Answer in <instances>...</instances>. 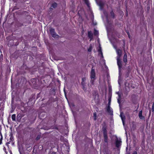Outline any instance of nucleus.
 Returning a JSON list of instances; mask_svg holds the SVG:
<instances>
[{
    "mask_svg": "<svg viewBox=\"0 0 154 154\" xmlns=\"http://www.w3.org/2000/svg\"><path fill=\"white\" fill-rule=\"evenodd\" d=\"M117 64L118 66L119 71H120L122 66V61L121 60L120 58H117Z\"/></svg>",
    "mask_w": 154,
    "mask_h": 154,
    "instance_id": "obj_1",
    "label": "nucleus"
},
{
    "mask_svg": "<svg viewBox=\"0 0 154 154\" xmlns=\"http://www.w3.org/2000/svg\"><path fill=\"white\" fill-rule=\"evenodd\" d=\"M91 79H95V73L94 70L92 69L91 72Z\"/></svg>",
    "mask_w": 154,
    "mask_h": 154,
    "instance_id": "obj_2",
    "label": "nucleus"
},
{
    "mask_svg": "<svg viewBox=\"0 0 154 154\" xmlns=\"http://www.w3.org/2000/svg\"><path fill=\"white\" fill-rule=\"evenodd\" d=\"M116 51L117 56L116 57V58H119L122 55V51L120 49H116Z\"/></svg>",
    "mask_w": 154,
    "mask_h": 154,
    "instance_id": "obj_3",
    "label": "nucleus"
},
{
    "mask_svg": "<svg viewBox=\"0 0 154 154\" xmlns=\"http://www.w3.org/2000/svg\"><path fill=\"white\" fill-rule=\"evenodd\" d=\"M106 111L108 112L110 114H112L113 111H112V109L109 106H108L106 109Z\"/></svg>",
    "mask_w": 154,
    "mask_h": 154,
    "instance_id": "obj_4",
    "label": "nucleus"
},
{
    "mask_svg": "<svg viewBox=\"0 0 154 154\" xmlns=\"http://www.w3.org/2000/svg\"><path fill=\"white\" fill-rule=\"evenodd\" d=\"M142 110L140 111L139 113V117L140 119L142 120H144L145 119L144 117L142 115Z\"/></svg>",
    "mask_w": 154,
    "mask_h": 154,
    "instance_id": "obj_5",
    "label": "nucleus"
},
{
    "mask_svg": "<svg viewBox=\"0 0 154 154\" xmlns=\"http://www.w3.org/2000/svg\"><path fill=\"white\" fill-rule=\"evenodd\" d=\"M121 142L120 141L118 140L116 141V146L117 147H119L121 146Z\"/></svg>",
    "mask_w": 154,
    "mask_h": 154,
    "instance_id": "obj_6",
    "label": "nucleus"
},
{
    "mask_svg": "<svg viewBox=\"0 0 154 154\" xmlns=\"http://www.w3.org/2000/svg\"><path fill=\"white\" fill-rule=\"evenodd\" d=\"M88 36L90 38V41H91L93 39V34L91 31H90L88 32Z\"/></svg>",
    "mask_w": 154,
    "mask_h": 154,
    "instance_id": "obj_7",
    "label": "nucleus"
},
{
    "mask_svg": "<svg viewBox=\"0 0 154 154\" xmlns=\"http://www.w3.org/2000/svg\"><path fill=\"white\" fill-rule=\"evenodd\" d=\"M103 136L104 137V141L106 143H108V137L107 136V134H103Z\"/></svg>",
    "mask_w": 154,
    "mask_h": 154,
    "instance_id": "obj_8",
    "label": "nucleus"
},
{
    "mask_svg": "<svg viewBox=\"0 0 154 154\" xmlns=\"http://www.w3.org/2000/svg\"><path fill=\"white\" fill-rule=\"evenodd\" d=\"M123 61L125 63L127 62V55L126 53H125L124 56Z\"/></svg>",
    "mask_w": 154,
    "mask_h": 154,
    "instance_id": "obj_9",
    "label": "nucleus"
},
{
    "mask_svg": "<svg viewBox=\"0 0 154 154\" xmlns=\"http://www.w3.org/2000/svg\"><path fill=\"white\" fill-rule=\"evenodd\" d=\"M57 4L56 3H53L51 7V9H53V8H55L57 6Z\"/></svg>",
    "mask_w": 154,
    "mask_h": 154,
    "instance_id": "obj_10",
    "label": "nucleus"
},
{
    "mask_svg": "<svg viewBox=\"0 0 154 154\" xmlns=\"http://www.w3.org/2000/svg\"><path fill=\"white\" fill-rule=\"evenodd\" d=\"M120 116L121 117L122 120L125 121V117L123 115V114L122 113H121Z\"/></svg>",
    "mask_w": 154,
    "mask_h": 154,
    "instance_id": "obj_11",
    "label": "nucleus"
},
{
    "mask_svg": "<svg viewBox=\"0 0 154 154\" xmlns=\"http://www.w3.org/2000/svg\"><path fill=\"white\" fill-rule=\"evenodd\" d=\"M118 97L117 99L118 102L120 104V100H121V95L119 92H118Z\"/></svg>",
    "mask_w": 154,
    "mask_h": 154,
    "instance_id": "obj_12",
    "label": "nucleus"
},
{
    "mask_svg": "<svg viewBox=\"0 0 154 154\" xmlns=\"http://www.w3.org/2000/svg\"><path fill=\"white\" fill-rule=\"evenodd\" d=\"M103 130V134H107V132H106V128L105 126L103 127L102 128Z\"/></svg>",
    "mask_w": 154,
    "mask_h": 154,
    "instance_id": "obj_13",
    "label": "nucleus"
},
{
    "mask_svg": "<svg viewBox=\"0 0 154 154\" xmlns=\"http://www.w3.org/2000/svg\"><path fill=\"white\" fill-rule=\"evenodd\" d=\"M50 31L51 35L55 33L54 29L52 28H50Z\"/></svg>",
    "mask_w": 154,
    "mask_h": 154,
    "instance_id": "obj_14",
    "label": "nucleus"
},
{
    "mask_svg": "<svg viewBox=\"0 0 154 154\" xmlns=\"http://www.w3.org/2000/svg\"><path fill=\"white\" fill-rule=\"evenodd\" d=\"M52 36L53 37L55 38H58L59 37L58 35L55 32L52 35Z\"/></svg>",
    "mask_w": 154,
    "mask_h": 154,
    "instance_id": "obj_15",
    "label": "nucleus"
},
{
    "mask_svg": "<svg viewBox=\"0 0 154 154\" xmlns=\"http://www.w3.org/2000/svg\"><path fill=\"white\" fill-rule=\"evenodd\" d=\"M86 80V79L85 78H83L82 79V82H81V84L82 85H84L85 84L84 82Z\"/></svg>",
    "mask_w": 154,
    "mask_h": 154,
    "instance_id": "obj_16",
    "label": "nucleus"
},
{
    "mask_svg": "<svg viewBox=\"0 0 154 154\" xmlns=\"http://www.w3.org/2000/svg\"><path fill=\"white\" fill-rule=\"evenodd\" d=\"M12 119L13 121H15L16 120V115L15 114H13L12 116Z\"/></svg>",
    "mask_w": 154,
    "mask_h": 154,
    "instance_id": "obj_17",
    "label": "nucleus"
},
{
    "mask_svg": "<svg viewBox=\"0 0 154 154\" xmlns=\"http://www.w3.org/2000/svg\"><path fill=\"white\" fill-rule=\"evenodd\" d=\"M90 83L91 85H94V80L95 79H91Z\"/></svg>",
    "mask_w": 154,
    "mask_h": 154,
    "instance_id": "obj_18",
    "label": "nucleus"
},
{
    "mask_svg": "<svg viewBox=\"0 0 154 154\" xmlns=\"http://www.w3.org/2000/svg\"><path fill=\"white\" fill-rule=\"evenodd\" d=\"M94 120H96L97 119V114L96 112H94Z\"/></svg>",
    "mask_w": 154,
    "mask_h": 154,
    "instance_id": "obj_19",
    "label": "nucleus"
},
{
    "mask_svg": "<svg viewBox=\"0 0 154 154\" xmlns=\"http://www.w3.org/2000/svg\"><path fill=\"white\" fill-rule=\"evenodd\" d=\"M94 33V35H98V31L95 29Z\"/></svg>",
    "mask_w": 154,
    "mask_h": 154,
    "instance_id": "obj_20",
    "label": "nucleus"
},
{
    "mask_svg": "<svg viewBox=\"0 0 154 154\" xmlns=\"http://www.w3.org/2000/svg\"><path fill=\"white\" fill-rule=\"evenodd\" d=\"M111 15L112 17V18H114V14L112 11L111 12Z\"/></svg>",
    "mask_w": 154,
    "mask_h": 154,
    "instance_id": "obj_21",
    "label": "nucleus"
},
{
    "mask_svg": "<svg viewBox=\"0 0 154 154\" xmlns=\"http://www.w3.org/2000/svg\"><path fill=\"white\" fill-rule=\"evenodd\" d=\"M92 49V47L90 45L89 48L88 49V52H91V51Z\"/></svg>",
    "mask_w": 154,
    "mask_h": 154,
    "instance_id": "obj_22",
    "label": "nucleus"
},
{
    "mask_svg": "<svg viewBox=\"0 0 154 154\" xmlns=\"http://www.w3.org/2000/svg\"><path fill=\"white\" fill-rule=\"evenodd\" d=\"M40 138V135H38L36 137V139L37 140H38Z\"/></svg>",
    "mask_w": 154,
    "mask_h": 154,
    "instance_id": "obj_23",
    "label": "nucleus"
},
{
    "mask_svg": "<svg viewBox=\"0 0 154 154\" xmlns=\"http://www.w3.org/2000/svg\"><path fill=\"white\" fill-rule=\"evenodd\" d=\"M152 111L153 112H154V102L153 103L152 107Z\"/></svg>",
    "mask_w": 154,
    "mask_h": 154,
    "instance_id": "obj_24",
    "label": "nucleus"
},
{
    "mask_svg": "<svg viewBox=\"0 0 154 154\" xmlns=\"http://www.w3.org/2000/svg\"><path fill=\"white\" fill-rule=\"evenodd\" d=\"M110 102H111L110 99L109 100V102H108V106H110Z\"/></svg>",
    "mask_w": 154,
    "mask_h": 154,
    "instance_id": "obj_25",
    "label": "nucleus"
},
{
    "mask_svg": "<svg viewBox=\"0 0 154 154\" xmlns=\"http://www.w3.org/2000/svg\"><path fill=\"white\" fill-rule=\"evenodd\" d=\"M132 154H137V152L136 151H134L133 152Z\"/></svg>",
    "mask_w": 154,
    "mask_h": 154,
    "instance_id": "obj_26",
    "label": "nucleus"
},
{
    "mask_svg": "<svg viewBox=\"0 0 154 154\" xmlns=\"http://www.w3.org/2000/svg\"><path fill=\"white\" fill-rule=\"evenodd\" d=\"M98 51H99V52H101V54H102V52H101V49H100V50H98Z\"/></svg>",
    "mask_w": 154,
    "mask_h": 154,
    "instance_id": "obj_27",
    "label": "nucleus"
},
{
    "mask_svg": "<svg viewBox=\"0 0 154 154\" xmlns=\"http://www.w3.org/2000/svg\"><path fill=\"white\" fill-rule=\"evenodd\" d=\"M1 139H2V138L0 140V144H1L2 143V140H1Z\"/></svg>",
    "mask_w": 154,
    "mask_h": 154,
    "instance_id": "obj_28",
    "label": "nucleus"
},
{
    "mask_svg": "<svg viewBox=\"0 0 154 154\" xmlns=\"http://www.w3.org/2000/svg\"><path fill=\"white\" fill-rule=\"evenodd\" d=\"M122 121L123 125H124L125 124L124 121Z\"/></svg>",
    "mask_w": 154,
    "mask_h": 154,
    "instance_id": "obj_29",
    "label": "nucleus"
},
{
    "mask_svg": "<svg viewBox=\"0 0 154 154\" xmlns=\"http://www.w3.org/2000/svg\"><path fill=\"white\" fill-rule=\"evenodd\" d=\"M126 154H130V153L129 152H127Z\"/></svg>",
    "mask_w": 154,
    "mask_h": 154,
    "instance_id": "obj_30",
    "label": "nucleus"
},
{
    "mask_svg": "<svg viewBox=\"0 0 154 154\" xmlns=\"http://www.w3.org/2000/svg\"><path fill=\"white\" fill-rule=\"evenodd\" d=\"M87 4L88 6H89V4H88V3H87Z\"/></svg>",
    "mask_w": 154,
    "mask_h": 154,
    "instance_id": "obj_31",
    "label": "nucleus"
},
{
    "mask_svg": "<svg viewBox=\"0 0 154 154\" xmlns=\"http://www.w3.org/2000/svg\"><path fill=\"white\" fill-rule=\"evenodd\" d=\"M127 149H128V147H126V150H127Z\"/></svg>",
    "mask_w": 154,
    "mask_h": 154,
    "instance_id": "obj_32",
    "label": "nucleus"
},
{
    "mask_svg": "<svg viewBox=\"0 0 154 154\" xmlns=\"http://www.w3.org/2000/svg\"><path fill=\"white\" fill-rule=\"evenodd\" d=\"M88 85L89 86H90L89 85V84H88Z\"/></svg>",
    "mask_w": 154,
    "mask_h": 154,
    "instance_id": "obj_33",
    "label": "nucleus"
}]
</instances>
